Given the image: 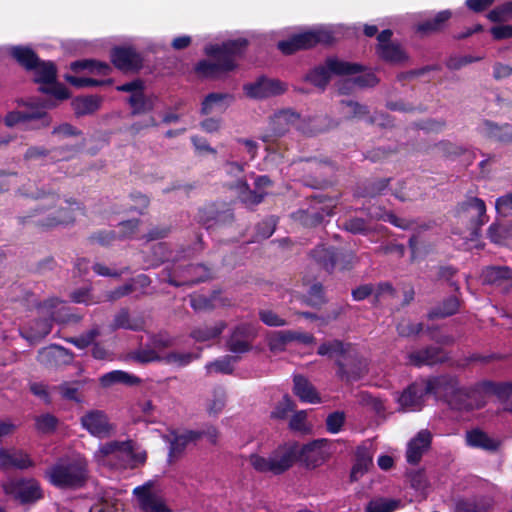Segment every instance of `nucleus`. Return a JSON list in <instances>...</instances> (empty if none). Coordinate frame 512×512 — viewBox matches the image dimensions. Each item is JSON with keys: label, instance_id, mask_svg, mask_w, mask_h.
I'll return each instance as SVG.
<instances>
[{"label": "nucleus", "instance_id": "obj_21", "mask_svg": "<svg viewBox=\"0 0 512 512\" xmlns=\"http://www.w3.org/2000/svg\"><path fill=\"white\" fill-rule=\"evenodd\" d=\"M199 223L206 228H211L216 225H224L231 223L234 219L232 210L222 205L221 207L216 204H207L199 209L197 214Z\"/></svg>", "mask_w": 512, "mask_h": 512}, {"label": "nucleus", "instance_id": "obj_52", "mask_svg": "<svg viewBox=\"0 0 512 512\" xmlns=\"http://www.w3.org/2000/svg\"><path fill=\"white\" fill-rule=\"evenodd\" d=\"M489 507L482 499H464L456 503V512H488Z\"/></svg>", "mask_w": 512, "mask_h": 512}, {"label": "nucleus", "instance_id": "obj_47", "mask_svg": "<svg viewBox=\"0 0 512 512\" xmlns=\"http://www.w3.org/2000/svg\"><path fill=\"white\" fill-rule=\"evenodd\" d=\"M379 56L385 61L392 63H401L408 59L407 54L398 44H384L382 48H378Z\"/></svg>", "mask_w": 512, "mask_h": 512}, {"label": "nucleus", "instance_id": "obj_61", "mask_svg": "<svg viewBox=\"0 0 512 512\" xmlns=\"http://www.w3.org/2000/svg\"><path fill=\"white\" fill-rule=\"evenodd\" d=\"M345 423V413L342 411H335L327 416L326 428L330 433H338L341 431Z\"/></svg>", "mask_w": 512, "mask_h": 512}, {"label": "nucleus", "instance_id": "obj_22", "mask_svg": "<svg viewBox=\"0 0 512 512\" xmlns=\"http://www.w3.org/2000/svg\"><path fill=\"white\" fill-rule=\"evenodd\" d=\"M257 336V329L251 323H241L232 331L227 347L233 353H245L251 349V341Z\"/></svg>", "mask_w": 512, "mask_h": 512}, {"label": "nucleus", "instance_id": "obj_54", "mask_svg": "<svg viewBox=\"0 0 512 512\" xmlns=\"http://www.w3.org/2000/svg\"><path fill=\"white\" fill-rule=\"evenodd\" d=\"M81 385V381L64 382L57 387V390L65 400L81 402V397L79 395Z\"/></svg>", "mask_w": 512, "mask_h": 512}, {"label": "nucleus", "instance_id": "obj_33", "mask_svg": "<svg viewBox=\"0 0 512 512\" xmlns=\"http://www.w3.org/2000/svg\"><path fill=\"white\" fill-rule=\"evenodd\" d=\"M127 101L132 108V115H140L151 112L155 108L158 98L153 94L136 91L130 95Z\"/></svg>", "mask_w": 512, "mask_h": 512}, {"label": "nucleus", "instance_id": "obj_41", "mask_svg": "<svg viewBox=\"0 0 512 512\" xmlns=\"http://www.w3.org/2000/svg\"><path fill=\"white\" fill-rule=\"evenodd\" d=\"M226 327V323L219 321L212 326L202 325L191 332V337L198 342H205L218 337Z\"/></svg>", "mask_w": 512, "mask_h": 512}, {"label": "nucleus", "instance_id": "obj_10", "mask_svg": "<svg viewBox=\"0 0 512 512\" xmlns=\"http://www.w3.org/2000/svg\"><path fill=\"white\" fill-rule=\"evenodd\" d=\"M41 308L51 310L48 312L49 319L37 320L31 325L29 334L25 336L30 342L38 341L47 336L51 332L52 321H66V314H62V311L66 309V306L61 301L53 299L45 303Z\"/></svg>", "mask_w": 512, "mask_h": 512}, {"label": "nucleus", "instance_id": "obj_43", "mask_svg": "<svg viewBox=\"0 0 512 512\" xmlns=\"http://www.w3.org/2000/svg\"><path fill=\"white\" fill-rule=\"evenodd\" d=\"M101 105L98 96L78 97L73 101V108L77 116L89 115L96 112Z\"/></svg>", "mask_w": 512, "mask_h": 512}, {"label": "nucleus", "instance_id": "obj_32", "mask_svg": "<svg viewBox=\"0 0 512 512\" xmlns=\"http://www.w3.org/2000/svg\"><path fill=\"white\" fill-rule=\"evenodd\" d=\"M202 437L203 433L197 430H185L180 433H174L170 441L169 456L178 457L190 443L196 442Z\"/></svg>", "mask_w": 512, "mask_h": 512}, {"label": "nucleus", "instance_id": "obj_31", "mask_svg": "<svg viewBox=\"0 0 512 512\" xmlns=\"http://www.w3.org/2000/svg\"><path fill=\"white\" fill-rule=\"evenodd\" d=\"M334 37L330 30L327 28H318L312 31H307L295 35V41L301 49H308L318 43L329 44L333 41Z\"/></svg>", "mask_w": 512, "mask_h": 512}, {"label": "nucleus", "instance_id": "obj_4", "mask_svg": "<svg viewBox=\"0 0 512 512\" xmlns=\"http://www.w3.org/2000/svg\"><path fill=\"white\" fill-rule=\"evenodd\" d=\"M298 453L299 444L289 442L278 446L268 457L250 455L249 463L257 472L279 475L293 466L298 459Z\"/></svg>", "mask_w": 512, "mask_h": 512}, {"label": "nucleus", "instance_id": "obj_5", "mask_svg": "<svg viewBox=\"0 0 512 512\" xmlns=\"http://www.w3.org/2000/svg\"><path fill=\"white\" fill-rule=\"evenodd\" d=\"M12 57L25 69L35 73V81L43 84H52L56 80V67L51 61H41L36 53L29 47L13 46L10 49Z\"/></svg>", "mask_w": 512, "mask_h": 512}, {"label": "nucleus", "instance_id": "obj_40", "mask_svg": "<svg viewBox=\"0 0 512 512\" xmlns=\"http://www.w3.org/2000/svg\"><path fill=\"white\" fill-rule=\"evenodd\" d=\"M312 258L325 270L334 269L338 254L332 247L318 246L311 252Z\"/></svg>", "mask_w": 512, "mask_h": 512}, {"label": "nucleus", "instance_id": "obj_63", "mask_svg": "<svg viewBox=\"0 0 512 512\" xmlns=\"http://www.w3.org/2000/svg\"><path fill=\"white\" fill-rule=\"evenodd\" d=\"M100 335V331L97 327L92 328L86 333L80 335L79 337L72 338L70 343H72L77 348L83 349L88 347L93 343L96 337Z\"/></svg>", "mask_w": 512, "mask_h": 512}, {"label": "nucleus", "instance_id": "obj_58", "mask_svg": "<svg viewBox=\"0 0 512 512\" xmlns=\"http://www.w3.org/2000/svg\"><path fill=\"white\" fill-rule=\"evenodd\" d=\"M195 356L192 353L170 352L162 357V361L176 367L188 365Z\"/></svg>", "mask_w": 512, "mask_h": 512}, {"label": "nucleus", "instance_id": "obj_49", "mask_svg": "<svg viewBox=\"0 0 512 512\" xmlns=\"http://www.w3.org/2000/svg\"><path fill=\"white\" fill-rule=\"evenodd\" d=\"M236 361L237 357L227 355L220 359L207 363L205 369L207 374H231L233 372V363Z\"/></svg>", "mask_w": 512, "mask_h": 512}, {"label": "nucleus", "instance_id": "obj_55", "mask_svg": "<svg viewBox=\"0 0 512 512\" xmlns=\"http://www.w3.org/2000/svg\"><path fill=\"white\" fill-rule=\"evenodd\" d=\"M340 104L342 106L343 113L349 118H362L369 113L368 108L358 102L342 100Z\"/></svg>", "mask_w": 512, "mask_h": 512}, {"label": "nucleus", "instance_id": "obj_59", "mask_svg": "<svg viewBox=\"0 0 512 512\" xmlns=\"http://www.w3.org/2000/svg\"><path fill=\"white\" fill-rule=\"evenodd\" d=\"M422 330V323H414L409 319H403L397 325V332L401 337H412L418 335Z\"/></svg>", "mask_w": 512, "mask_h": 512}, {"label": "nucleus", "instance_id": "obj_60", "mask_svg": "<svg viewBox=\"0 0 512 512\" xmlns=\"http://www.w3.org/2000/svg\"><path fill=\"white\" fill-rule=\"evenodd\" d=\"M260 320L267 326L270 327H282L287 325V321L279 316L276 312L270 309L259 310Z\"/></svg>", "mask_w": 512, "mask_h": 512}, {"label": "nucleus", "instance_id": "obj_3", "mask_svg": "<svg viewBox=\"0 0 512 512\" xmlns=\"http://www.w3.org/2000/svg\"><path fill=\"white\" fill-rule=\"evenodd\" d=\"M45 475L49 482L59 488H79L88 479V462L81 455L60 458Z\"/></svg>", "mask_w": 512, "mask_h": 512}, {"label": "nucleus", "instance_id": "obj_64", "mask_svg": "<svg viewBox=\"0 0 512 512\" xmlns=\"http://www.w3.org/2000/svg\"><path fill=\"white\" fill-rule=\"evenodd\" d=\"M495 208L497 213L503 217L512 215V193L497 198Z\"/></svg>", "mask_w": 512, "mask_h": 512}, {"label": "nucleus", "instance_id": "obj_45", "mask_svg": "<svg viewBox=\"0 0 512 512\" xmlns=\"http://www.w3.org/2000/svg\"><path fill=\"white\" fill-rule=\"evenodd\" d=\"M459 306V299L456 296H450L447 299H445L441 305L432 309L429 312L428 317L430 319H434L451 316L458 311Z\"/></svg>", "mask_w": 512, "mask_h": 512}, {"label": "nucleus", "instance_id": "obj_53", "mask_svg": "<svg viewBox=\"0 0 512 512\" xmlns=\"http://www.w3.org/2000/svg\"><path fill=\"white\" fill-rule=\"evenodd\" d=\"M71 69L75 71L79 69H89L91 72L107 75L111 70V67L104 62H98L94 60H82L73 62L71 64Z\"/></svg>", "mask_w": 512, "mask_h": 512}, {"label": "nucleus", "instance_id": "obj_39", "mask_svg": "<svg viewBox=\"0 0 512 512\" xmlns=\"http://www.w3.org/2000/svg\"><path fill=\"white\" fill-rule=\"evenodd\" d=\"M100 383L103 387H110L121 383L127 386H134L140 383V379L122 370H114L101 376Z\"/></svg>", "mask_w": 512, "mask_h": 512}, {"label": "nucleus", "instance_id": "obj_57", "mask_svg": "<svg viewBox=\"0 0 512 512\" xmlns=\"http://www.w3.org/2000/svg\"><path fill=\"white\" fill-rule=\"evenodd\" d=\"M130 358L138 363H150L155 361H162V357L150 348H142L130 354Z\"/></svg>", "mask_w": 512, "mask_h": 512}, {"label": "nucleus", "instance_id": "obj_28", "mask_svg": "<svg viewBox=\"0 0 512 512\" xmlns=\"http://www.w3.org/2000/svg\"><path fill=\"white\" fill-rule=\"evenodd\" d=\"M113 64L121 70H134L141 66L140 55L131 47H118L111 54Z\"/></svg>", "mask_w": 512, "mask_h": 512}, {"label": "nucleus", "instance_id": "obj_56", "mask_svg": "<svg viewBox=\"0 0 512 512\" xmlns=\"http://www.w3.org/2000/svg\"><path fill=\"white\" fill-rule=\"evenodd\" d=\"M511 233L512 228L493 223L488 228L487 235L493 243L501 244L511 236Z\"/></svg>", "mask_w": 512, "mask_h": 512}, {"label": "nucleus", "instance_id": "obj_15", "mask_svg": "<svg viewBox=\"0 0 512 512\" xmlns=\"http://www.w3.org/2000/svg\"><path fill=\"white\" fill-rule=\"evenodd\" d=\"M80 424L90 435L100 439L109 437L114 431L113 424L102 410L93 409L85 412L80 417Z\"/></svg>", "mask_w": 512, "mask_h": 512}, {"label": "nucleus", "instance_id": "obj_50", "mask_svg": "<svg viewBox=\"0 0 512 512\" xmlns=\"http://www.w3.org/2000/svg\"><path fill=\"white\" fill-rule=\"evenodd\" d=\"M34 420L35 428L37 431L43 434L53 433L59 425V419L50 413L38 415L34 418Z\"/></svg>", "mask_w": 512, "mask_h": 512}, {"label": "nucleus", "instance_id": "obj_1", "mask_svg": "<svg viewBox=\"0 0 512 512\" xmlns=\"http://www.w3.org/2000/svg\"><path fill=\"white\" fill-rule=\"evenodd\" d=\"M38 198L41 201L34 210V213L19 217L21 224L32 223L45 228L69 224L74 221L75 210L80 208L77 202L62 200L55 194L38 196Z\"/></svg>", "mask_w": 512, "mask_h": 512}, {"label": "nucleus", "instance_id": "obj_7", "mask_svg": "<svg viewBox=\"0 0 512 512\" xmlns=\"http://www.w3.org/2000/svg\"><path fill=\"white\" fill-rule=\"evenodd\" d=\"M362 71L358 64L349 63L337 58H328L325 65L316 67L307 76L306 79L321 89H324L330 80L331 74L338 76H354Z\"/></svg>", "mask_w": 512, "mask_h": 512}, {"label": "nucleus", "instance_id": "obj_29", "mask_svg": "<svg viewBox=\"0 0 512 512\" xmlns=\"http://www.w3.org/2000/svg\"><path fill=\"white\" fill-rule=\"evenodd\" d=\"M478 132L489 139L499 142H509L512 140V125H498L490 120H484L477 128Z\"/></svg>", "mask_w": 512, "mask_h": 512}, {"label": "nucleus", "instance_id": "obj_23", "mask_svg": "<svg viewBox=\"0 0 512 512\" xmlns=\"http://www.w3.org/2000/svg\"><path fill=\"white\" fill-rule=\"evenodd\" d=\"M6 493L22 503L34 502L42 497L39 483L35 480L12 481L4 486Z\"/></svg>", "mask_w": 512, "mask_h": 512}, {"label": "nucleus", "instance_id": "obj_6", "mask_svg": "<svg viewBox=\"0 0 512 512\" xmlns=\"http://www.w3.org/2000/svg\"><path fill=\"white\" fill-rule=\"evenodd\" d=\"M435 384L437 388L442 390L447 403L452 409L469 411L475 408L472 400L474 390L461 386L457 378L442 376L436 380Z\"/></svg>", "mask_w": 512, "mask_h": 512}, {"label": "nucleus", "instance_id": "obj_8", "mask_svg": "<svg viewBox=\"0 0 512 512\" xmlns=\"http://www.w3.org/2000/svg\"><path fill=\"white\" fill-rule=\"evenodd\" d=\"M164 280L175 287L192 286L209 278V269L202 265H175L163 271Z\"/></svg>", "mask_w": 512, "mask_h": 512}, {"label": "nucleus", "instance_id": "obj_26", "mask_svg": "<svg viewBox=\"0 0 512 512\" xmlns=\"http://www.w3.org/2000/svg\"><path fill=\"white\" fill-rule=\"evenodd\" d=\"M432 434L427 429L421 430L407 444L406 459L410 464H417L431 445Z\"/></svg>", "mask_w": 512, "mask_h": 512}, {"label": "nucleus", "instance_id": "obj_27", "mask_svg": "<svg viewBox=\"0 0 512 512\" xmlns=\"http://www.w3.org/2000/svg\"><path fill=\"white\" fill-rule=\"evenodd\" d=\"M34 466V462L23 450L10 448L0 449V468L6 469H27Z\"/></svg>", "mask_w": 512, "mask_h": 512}, {"label": "nucleus", "instance_id": "obj_34", "mask_svg": "<svg viewBox=\"0 0 512 512\" xmlns=\"http://www.w3.org/2000/svg\"><path fill=\"white\" fill-rule=\"evenodd\" d=\"M233 99V96L228 93H210L202 102L201 112L203 114L223 112Z\"/></svg>", "mask_w": 512, "mask_h": 512}, {"label": "nucleus", "instance_id": "obj_20", "mask_svg": "<svg viewBox=\"0 0 512 512\" xmlns=\"http://www.w3.org/2000/svg\"><path fill=\"white\" fill-rule=\"evenodd\" d=\"M456 213L458 217H470L474 228V235H478V231L485 223L486 205L485 202L477 197H471L458 204Z\"/></svg>", "mask_w": 512, "mask_h": 512}, {"label": "nucleus", "instance_id": "obj_11", "mask_svg": "<svg viewBox=\"0 0 512 512\" xmlns=\"http://www.w3.org/2000/svg\"><path fill=\"white\" fill-rule=\"evenodd\" d=\"M292 127H295L303 133H313L312 131L305 130L299 114L290 109H286L275 113L270 118L269 134L263 136V141L268 142L273 137H281Z\"/></svg>", "mask_w": 512, "mask_h": 512}, {"label": "nucleus", "instance_id": "obj_35", "mask_svg": "<svg viewBox=\"0 0 512 512\" xmlns=\"http://www.w3.org/2000/svg\"><path fill=\"white\" fill-rule=\"evenodd\" d=\"M355 348L350 343L340 340H331L322 343L317 350L318 355L328 356L329 358L344 359L346 355L353 352Z\"/></svg>", "mask_w": 512, "mask_h": 512}, {"label": "nucleus", "instance_id": "obj_24", "mask_svg": "<svg viewBox=\"0 0 512 512\" xmlns=\"http://www.w3.org/2000/svg\"><path fill=\"white\" fill-rule=\"evenodd\" d=\"M434 389L432 383H413L400 395L399 404L407 410H419L424 397Z\"/></svg>", "mask_w": 512, "mask_h": 512}, {"label": "nucleus", "instance_id": "obj_16", "mask_svg": "<svg viewBox=\"0 0 512 512\" xmlns=\"http://www.w3.org/2000/svg\"><path fill=\"white\" fill-rule=\"evenodd\" d=\"M329 441L318 439L302 447L299 446L298 459L308 468L322 465L329 457Z\"/></svg>", "mask_w": 512, "mask_h": 512}, {"label": "nucleus", "instance_id": "obj_46", "mask_svg": "<svg viewBox=\"0 0 512 512\" xmlns=\"http://www.w3.org/2000/svg\"><path fill=\"white\" fill-rule=\"evenodd\" d=\"M222 303L219 293L214 292L211 296L195 295L191 297L190 304L195 311H208L216 308Z\"/></svg>", "mask_w": 512, "mask_h": 512}, {"label": "nucleus", "instance_id": "obj_51", "mask_svg": "<svg viewBox=\"0 0 512 512\" xmlns=\"http://www.w3.org/2000/svg\"><path fill=\"white\" fill-rule=\"evenodd\" d=\"M400 505L399 500L388 498H376L369 501L366 506V512H393Z\"/></svg>", "mask_w": 512, "mask_h": 512}, {"label": "nucleus", "instance_id": "obj_62", "mask_svg": "<svg viewBox=\"0 0 512 512\" xmlns=\"http://www.w3.org/2000/svg\"><path fill=\"white\" fill-rule=\"evenodd\" d=\"M343 227L353 234H367L370 232V228L362 218H350L344 222Z\"/></svg>", "mask_w": 512, "mask_h": 512}, {"label": "nucleus", "instance_id": "obj_36", "mask_svg": "<svg viewBox=\"0 0 512 512\" xmlns=\"http://www.w3.org/2000/svg\"><path fill=\"white\" fill-rule=\"evenodd\" d=\"M356 460L352 467L350 478L352 481L359 480L372 465V455L365 446H360L356 450Z\"/></svg>", "mask_w": 512, "mask_h": 512}, {"label": "nucleus", "instance_id": "obj_42", "mask_svg": "<svg viewBox=\"0 0 512 512\" xmlns=\"http://www.w3.org/2000/svg\"><path fill=\"white\" fill-rule=\"evenodd\" d=\"M237 188L239 199L247 207H254L264 199L265 192H260L257 189L251 190L246 181H239Z\"/></svg>", "mask_w": 512, "mask_h": 512}, {"label": "nucleus", "instance_id": "obj_25", "mask_svg": "<svg viewBox=\"0 0 512 512\" xmlns=\"http://www.w3.org/2000/svg\"><path fill=\"white\" fill-rule=\"evenodd\" d=\"M447 359V353L436 346H429L408 354V362L416 367L436 365Z\"/></svg>", "mask_w": 512, "mask_h": 512}, {"label": "nucleus", "instance_id": "obj_44", "mask_svg": "<svg viewBox=\"0 0 512 512\" xmlns=\"http://www.w3.org/2000/svg\"><path fill=\"white\" fill-rule=\"evenodd\" d=\"M481 277L486 284H496L501 280L510 279L512 271L507 266H490L482 271Z\"/></svg>", "mask_w": 512, "mask_h": 512}, {"label": "nucleus", "instance_id": "obj_38", "mask_svg": "<svg viewBox=\"0 0 512 512\" xmlns=\"http://www.w3.org/2000/svg\"><path fill=\"white\" fill-rule=\"evenodd\" d=\"M294 393L303 401L308 403H318L320 398L313 385L303 376L294 377Z\"/></svg>", "mask_w": 512, "mask_h": 512}, {"label": "nucleus", "instance_id": "obj_18", "mask_svg": "<svg viewBox=\"0 0 512 512\" xmlns=\"http://www.w3.org/2000/svg\"><path fill=\"white\" fill-rule=\"evenodd\" d=\"M286 90L287 85L284 82L266 77H260L254 83L244 85L246 95L255 99L281 95Z\"/></svg>", "mask_w": 512, "mask_h": 512}, {"label": "nucleus", "instance_id": "obj_19", "mask_svg": "<svg viewBox=\"0 0 512 512\" xmlns=\"http://www.w3.org/2000/svg\"><path fill=\"white\" fill-rule=\"evenodd\" d=\"M291 342H298L304 345H310L315 342V337L310 333L300 331H276L271 333L268 338V347L274 353L282 352Z\"/></svg>", "mask_w": 512, "mask_h": 512}, {"label": "nucleus", "instance_id": "obj_48", "mask_svg": "<svg viewBox=\"0 0 512 512\" xmlns=\"http://www.w3.org/2000/svg\"><path fill=\"white\" fill-rule=\"evenodd\" d=\"M451 15L452 13L449 10L440 11L433 19L420 23L417 29L418 31L424 33L437 32L443 28L444 24L450 19Z\"/></svg>", "mask_w": 512, "mask_h": 512}, {"label": "nucleus", "instance_id": "obj_12", "mask_svg": "<svg viewBox=\"0 0 512 512\" xmlns=\"http://www.w3.org/2000/svg\"><path fill=\"white\" fill-rule=\"evenodd\" d=\"M4 122L6 126L13 127L21 124L23 129H41L51 123V119L43 108H30L26 111L9 112Z\"/></svg>", "mask_w": 512, "mask_h": 512}, {"label": "nucleus", "instance_id": "obj_30", "mask_svg": "<svg viewBox=\"0 0 512 512\" xmlns=\"http://www.w3.org/2000/svg\"><path fill=\"white\" fill-rule=\"evenodd\" d=\"M69 359L70 355L67 349L58 345L45 347L41 349L37 355L38 362L46 367H54L67 363Z\"/></svg>", "mask_w": 512, "mask_h": 512}, {"label": "nucleus", "instance_id": "obj_13", "mask_svg": "<svg viewBox=\"0 0 512 512\" xmlns=\"http://www.w3.org/2000/svg\"><path fill=\"white\" fill-rule=\"evenodd\" d=\"M334 204L330 199L315 198L305 210H299L293 214L294 218L306 227H315L321 224L325 217L331 216Z\"/></svg>", "mask_w": 512, "mask_h": 512}, {"label": "nucleus", "instance_id": "obj_37", "mask_svg": "<svg viewBox=\"0 0 512 512\" xmlns=\"http://www.w3.org/2000/svg\"><path fill=\"white\" fill-rule=\"evenodd\" d=\"M466 442L469 446L481 448L488 451H495L499 447V442L491 438L485 432L474 429L466 434Z\"/></svg>", "mask_w": 512, "mask_h": 512}, {"label": "nucleus", "instance_id": "obj_9", "mask_svg": "<svg viewBox=\"0 0 512 512\" xmlns=\"http://www.w3.org/2000/svg\"><path fill=\"white\" fill-rule=\"evenodd\" d=\"M133 495L142 512H171L170 508L165 503L160 488L153 480H149L143 485L135 487L133 489Z\"/></svg>", "mask_w": 512, "mask_h": 512}, {"label": "nucleus", "instance_id": "obj_14", "mask_svg": "<svg viewBox=\"0 0 512 512\" xmlns=\"http://www.w3.org/2000/svg\"><path fill=\"white\" fill-rule=\"evenodd\" d=\"M336 364L338 366L337 376L342 381H358L368 372L367 360L361 357L355 349L344 359H338Z\"/></svg>", "mask_w": 512, "mask_h": 512}, {"label": "nucleus", "instance_id": "obj_2", "mask_svg": "<svg viewBox=\"0 0 512 512\" xmlns=\"http://www.w3.org/2000/svg\"><path fill=\"white\" fill-rule=\"evenodd\" d=\"M247 46V40L239 38L224 42L222 45H209L205 48L211 60L200 61L196 71L210 78H217L220 75L234 70L237 67L236 59L241 56Z\"/></svg>", "mask_w": 512, "mask_h": 512}, {"label": "nucleus", "instance_id": "obj_17", "mask_svg": "<svg viewBox=\"0 0 512 512\" xmlns=\"http://www.w3.org/2000/svg\"><path fill=\"white\" fill-rule=\"evenodd\" d=\"M132 455V441H110L99 446L94 454L95 459L102 464H112L114 460L123 463L124 457Z\"/></svg>", "mask_w": 512, "mask_h": 512}]
</instances>
